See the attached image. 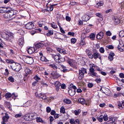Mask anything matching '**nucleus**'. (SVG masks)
<instances>
[{"instance_id": "f257e3e1", "label": "nucleus", "mask_w": 124, "mask_h": 124, "mask_svg": "<svg viewBox=\"0 0 124 124\" xmlns=\"http://www.w3.org/2000/svg\"><path fill=\"white\" fill-rule=\"evenodd\" d=\"M79 74L78 78L79 80H81L84 78L85 73H87L86 70L84 68L81 69L79 70Z\"/></svg>"}, {"instance_id": "f03ea898", "label": "nucleus", "mask_w": 124, "mask_h": 124, "mask_svg": "<svg viewBox=\"0 0 124 124\" xmlns=\"http://www.w3.org/2000/svg\"><path fill=\"white\" fill-rule=\"evenodd\" d=\"M11 67L13 70L17 72L19 71L21 69L20 65L18 63L12 64Z\"/></svg>"}, {"instance_id": "7ed1b4c3", "label": "nucleus", "mask_w": 124, "mask_h": 124, "mask_svg": "<svg viewBox=\"0 0 124 124\" xmlns=\"http://www.w3.org/2000/svg\"><path fill=\"white\" fill-rule=\"evenodd\" d=\"M4 8H6L8 10L7 11L8 12L9 14L10 17H11L12 16L16 14L17 12L16 10H11V9L9 7H4Z\"/></svg>"}, {"instance_id": "20e7f679", "label": "nucleus", "mask_w": 124, "mask_h": 124, "mask_svg": "<svg viewBox=\"0 0 124 124\" xmlns=\"http://www.w3.org/2000/svg\"><path fill=\"white\" fill-rule=\"evenodd\" d=\"M52 56L56 62L60 63L61 62L60 60L61 58L60 55L59 54L56 55L52 54Z\"/></svg>"}, {"instance_id": "39448f33", "label": "nucleus", "mask_w": 124, "mask_h": 124, "mask_svg": "<svg viewBox=\"0 0 124 124\" xmlns=\"http://www.w3.org/2000/svg\"><path fill=\"white\" fill-rule=\"evenodd\" d=\"M24 62L28 64H31L33 62V60L32 57H27L25 59Z\"/></svg>"}, {"instance_id": "423d86ee", "label": "nucleus", "mask_w": 124, "mask_h": 124, "mask_svg": "<svg viewBox=\"0 0 124 124\" xmlns=\"http://www.w3.org/2000/svg\"><path fill=\"white\" fill-rule=\"evenodd\" d=\"M119 44L118 46V50L121 52L124 51V45L123 42L122 41L119 42Z\"/></svg>"}, {"instance_id": "0eeeda50", "label": "nucleus", "mask_w": 124, "mask_h": 124, "mask_svg": "<svg viewBox=\"0 0 124 124\" xmlns=\"http://www.w3.org/2000/svg\"><path fill=\"white\" fill-rule=\"evenodd\" d=\"M93 58L96 59L97 58H98L101 61V54L97 52V51L94 52L93 53Z\"/></svg>"}, {"instance_id": "6e6552de", "label": "nucleus", "mask_w": 124, "mask_h": 124, "mask_svg": "<svg viewBox=\"0 0 124 124\" xmlns=\"http://www.w3.org/2000/svg\"><path fill=\"white\" fill-rule=\"evenodd\" d=\"M25 27L26 29H30L34 27V25L32 22H29L26 24Z\"/></svg>"}, {"instance_id": "1a4fd4ad", "label": "nucleus", "mask_w": 124, "mask_h": 124, "mask_svg": "<svg viewBox=\"0 0 124 124\" xmlns=\"http://www.w3.org/2000/svg\"><path fill=\"white\" fill-rule=\"evenodd\" d=\"M51 74L54 78H57L61 76L56 71H53L51 73Z\"/></svg>"}, {"instance_id": "9d476101", "label": "nucleus", "mask_w": 124, "mask_h": 124, "mask_svg": "<svg viewBox=\"0 0 124 124\" xmlns=\"http://www.w3.org/2000/svg\"><path fill=\"white\" fill-rule=\"evenodd\" d=\"M70 123L71 124H79V121L78 119H77L74 120V119H69Z\"/></svg>"}, {"instance_id": "9b49d317", "label": "nucleus", "mask_w": 124, "mask_h": 124, "mask_svg": "<svg viewBox=\"0 0 124 124\" xmlns=\"http://www.w3.org/2000/svg\"><path fill=\"white\" fill-rule=\"evenodd\" d=\"M95 68H97V66H95L93 64H91L90 65V68L89 70L90 72L91 73L94 72L95 71L94 69Z\"/></svg>"}, {"instance_id": "f8f14e48", "label": "nucleus", "mask_w": 124, "mask_h": 124, "mask_svg": "<svg viewBox=\"0 0 124 124\" xmlns=\"http://www.w3.org/2000/svg\"><path fill=\"white\" fill-rule=\"evenodd\" d=\"M104 34V33L103 32H101L97 34L96 38L98 39H100L103 38Z\"/></svg>"}, {"instance_id": "ddd939ff", "label": "nucleus", "mask_w": 124, "mask_h": 124, "mask_svg": "<svg viewBox=\"0 0 124 124\" xmlns=\"http://www.w3.org/2000/svg\"><path fill=\"white\" fill-rule=\"evenodd\" d=\"M30 114H27L24 117L25 119L27 121H31L32 120Z\"/></svg>"}, {"instance_id": "4468645a", "label": "nucleus", "mask_w": 124, "mask_h": 124, "mask_svg": "<svg viewBox=\"0 0 124 124\" xmlns=\"http://www.w3.org/2000/svg\"><path fill=\"white\" fill-rule=\"evenodd\" d=\"M82 20L84 21H87L90 19L89 16L87 15H84L82 17Z\"/></svg>"}, {"instance_id": "2eb2a0df", "label": "nucleus", "mask_w": 124, "mask_h": 124, "mask_svg": "<svg viewBox=\"0 0 124 124\" xmlns=\"http://www.w3.org/2000/svg\"><path fill=\"white\" fill-rule=\"evenodd\" d=\"M68 93L69 95L71 96H73L75 93L76 91L74 89H70Z\"/></svg>"}, {"instance_id": "dca6fc26", "label": "nucleus", "mask_w": 124, "mask_h": 124, "mask_svg": "<svg viewBox=\"0 0 124 124\" xmlns=\"http://www.w3.org/2000/svg\"><path fill=\"white\" fill-rule=\"evenodd\" d=\"M114 55V53L113 52L110 53L108 57V60L110 61L113 60V56Z\"/></svg>"}, {"instance_id": "f3484780", "label": "nucleus", "mask_w": 124, "mask_h": 124, "mask_svg": "<svg viewBox=\"0 0 124 124\" xmlns=\"http://www.w3.org/2000/svg\"><path fill=\"white\" fill-rule=\"evenodd\" d=\"M42 98V99L45 100V102H47L51 100L49 97H46V96L45 94L43 95V96Z\"/></svg>"}, {"instance_id": "a211bd4d", "label": "nucleus", "mask_w": 124, "mask_h": 124, "mask_svg": "<svg viewBox=\"0 0 124 124\" xmlns=\"http://www.w3.org/2000/svg\"><path fill=\"white\" fill-rule=\"evenodd\" d=\"M9 117L8 114L7 113H5V115L3 117V121L5 122H7Z\"/></svg>"}, {"instance_id": "6ab92c4d", "label": "nucleus", "mask_w": 124, "mask_h": 124, "mask_svg": "<svg viewBox=\"0 0 124 124\" xmlns=\"http://www.w3.org/2000/svg\"><path fill=\"white\" fill-rule=\"evenodd\" d=\"M35 51V49L33 48H30L28 49V52L30 54H32Z\"/></svg>"}, {"instance_id": "aec40b11", "label": "nucleus", "mask_w": 124, "mask_h": 124, "mask_svg": "<svg viewBox=\"0 0 124 124\" xmlns=\"http://www.w3.org/2000/svg\"><path fill=\"white\" fill-rule=\"evenodd\" d=\"M18 43L20 46H22L24 44V40L22 38H20L19 39Z\"/></svg>"}, {"instance_id": "412c9836", "label": "nucleus", "mask_w": 124, "mask_h": 124, "mask_svg": "<svg viewBox=\"0 0 124 124\" xmlns=\"http://www.w3.org/2000/svg\"><path fill=\"white\" fill-rule=\"evenodd\" d=\"M1 36L4 39H9V35L5 32L2 34Z\"/></svg>"}, {"instance_id": "4be33fe9", "label": "nucleus", "mask_w": 124, "mask_h": 124, "mask_svg": "<svg viewBox=\"0 0 124 124\" xmlns=\"http://www.w3.org/2000/svg\"><path fill=\"white\" fill-rule=\"evenodd\" d=\"M44 44L42 43H37L35 45L36 47L37 48H39L43 46Z\"/></svg>"}, {"instance_id": "5701e85b", "label": "nucleus", "mask_w": 124, "mask_h": 124, "mask_svg": "<svg viewBox=\"0 0 124 124\" xmlns=\"http://www.w3.org/2000/svg\"><path fill=\"white\" fill-rule=\"evenodd\" d=\"M30 114L31 116V118L32 120H34L36 118H37V115L35 113H30Z\"/></svg>"}, {"instance_id": "b1692460", "label": "nucleus", "mask_w": 124, "mask_h": 124, "mask_svg": "<svg viewBox=\"0 0 124 124\" xmlns=\"http://www.w3.org/2000/svg\"><path fill=\"white\" fill-rule=\"evenodd\" d=\"M33 78L34 80H36V82H38L39 80L41 79L40 76L38 74L36 75Z\"/></svg>"}, {"instance_id": "393cba45", "label": "nucleus", "mask_w": 124, "mask_h": 124, "mask_svg": "<svg viewBox=\"0 0 124 124\" xmlns=\"http://www.w3.org/2000/svg\"><path fill=\"white\" fill-rule=\"evenodd\" d=\"M78 101L79 103L82 104H84L85 102V100L83 98H79L78 99Z\"/></svg>"}, {"instance_id": "a878e982", "label": "nucleus", "mask_w": 124, "mask_h": 124, "mask_svg": "<svg viewBox=\"0 0 124 124\" xmlns=\"http://www.w3.org/2000/svg\"><path fill=\"white\" fill-rule=\"evenodd\" d=\"M116 118L115 117H111L109 118L108 122L112 123L114 122L116 120Z\"/></svg>"}, {"instance_id": "bb28decb", "label": "nucleus", "mask_w": 124, "mask_h": 124, "mask_svg": "<svg viewBox=\"0 0 124 124\" xmlns=\"http://www.w3.org/2000/svg\"><path fill=\"white\" fill-rule=\"evenodd\" d=\"M9 39H8L10 40L11 42L12 41V40L14 39V34L12 33L9 34Z\"/></svg>"}, {"instance_id": "cd10ccee", "label": "nucleus", "mask_w": 124, "mask_h": 124, "mask_svg": "<svg viewBox=\"0 0 124 124\" xmlns=\"http://www.w3.org/2000/svg\"><path fill=\"white\" fill-rule=\"evenodd\" d=\"M6 12L3 15V17L4 18H10L9 14L8 12L7 11H6Z\"/></svg>"}, {"instance_id": "c85d7f7f", "label": "nucleus", "mask_w": 124, "mask_h": 124, "mask_svg": "<svg viewBox=\"0 0 124 124\" xmlns=\"http://www.w3.org/2000/svg\"><path fill=\"white\" fill-rule=\"evenodd\" d=\"M122 101L121 102L120 101H118V108L121 110H122L123 108L122 106Z\"/></svg>"}, {"instance_id": "c756f323", "label": "nucleus", "mask_w": 124, "mask_h": 124, "mask_svg": "<svg viewBox=\"0 0 124 124\" xmlns=\"http://www.w3.org/2000/svg\"><path fill=\"white\" fill-rule=\"evenodd\" d=\"M97 119H98L99 122H102L103 120V115H101L99 117H97Z\"/></svg>"}, {"instance_id": "7c9ffc66", "label": "nucleus", "mask_w": 124, "mask_h": 124, "mask_svg": "<svg viewBox=\"0 0 124 124\" xmlns=\"http://www.w3.org/2000/svg\"><path fill=\"white\" fill-rule=\"evenodd\" d=\"M53 31L52 30H50L48 32V33L46 34V35L47 36H49L50 35H53Z\"/></svg>"}, {"instance_id": "2f4dec72", "label": "nucleus", "mask_w": 124, "mask_h": 124, "mask_svg": "<svg viewBox=\"0 0 124 124\" xmlns=\"http://www.w3.org/2000/svg\"><path fill=\"white\" fill-rule=\"evenodd\" d=\"M81 111V110L80 109H78L77 110H75L74 112L75 115H79Z\"/></svg>"}, {"instance_id": "473e14b6", "label": "nucleus", "mask_w": 124, "mask_h": 124, "mask_svg": "<svg viewBox=\"0 0 124 124\" xmlns=\"http://www.w3.org/2000/svg\"><path fill=\"white\" fill-rule=\"evenodd\" d=\"M46 49L47 50V52L49 53H52L54 51L53 50L49 47H47L46 48Z\"/></svg>"}, {"instance_id": "72a5a7b5", "label": "nucleus", "mask_w": 124, "mask_h": 124, "mask_svg": "<svg viewBox=\"0 0 124 124\" xmlns=\"http://www.w3.org/2000/svg\"><path fill=\"white\" fill-rule=\"evenodd\" d=\"M50 67L52 68L54 70H56L57 69V66H56L55 64H51L49 65Z\"/></svg>"}, {"instance_id": "f704fd0d", "label": "nucleus", "mask_w": 124, "mask_h": 124, "mask_svg": "<svg viewBox=\"0 0 124 124\" xmlns=\"http://www.w3.org/2000/svg\"><path fill=\"white\" fill-rule=\"evenodd\" d=\"M56 5L53 4L50 6V7H48L47 8V9L48 10L52 11L53 10V6H55Z\"/></svg>"}, {"instance_id": "c9c22d12", "label": "nucleus", "mask_w": 124, "mask_h": 124, "mask_svg": "<svg viewBox=\"0 0 124 124\" xmlns=\"http://www.w3.org/2000/svg\"><path fill=\"white\" fill-rule=\"evenodd\" d=\"M25 72L27 74H30L31 73V70L28 68H26L25 70Z\"/></svg>"}, {"instance_id": "e433bc0d", "label": "nucleus", "mask_w": 124, "mask_h": 124, "mask_svg": "<svg viewBox=\"0 0 124 124\" xmlns=\"http://www.w3.org/2000/svg\"><path fill=\"white\" fill-rule=\"evenodd\" d=\"M119 35L121 37H123L124 36V31H121L119 33Z\"/></svg>"}, {"instance_id": "4c0bfd02", "label": "nucleus", "mask_w": 124, "mask_h": 124, "mask_svg": "<svg viewBox=\"0 0 124 124\" xmlns=\"http://www.w3.org/2000/svg\"><path fill=\"white\" fill-rule=\"evenodd\" d=\"M103 118L104 121H107L108 119V116L106 114H105L104 116H103Z\"/></svg>"}, {"instance_id": "58836bf2", "label": "nucleus", "mask_w": 124, "mask_h": 124, "mask_svg": "<svg viewBox=\"0 0 124 124\" xmlns=\"http://www.w3.org/2000/svg\"><path fill=\"white\" fill-rule=\"evenodd\" d=\"M114 20V22L117 23H119L120 22V19L117 17H115Z\"/></svg>"}, {"instance_id": "ea45409f", "label": "nucleus", "mask_w": 124, "mask_h": 124, "mask_svg": "<svg viewBox=\"0 0 124 124\" xmlns=\"http://www.w3.org/2000/svg\"><path fill=\"white\" fill-rule=\"evenodd\" d=\"M11 94L9 93H7L5 95V97L6 98H9L11 96Z\"/></svg>"}, {"instance_id": "a19ab883", "label": "nucleus", "mask_w": 124, "mask_h": 124, "mask_svg": "<svg viewBox=\"0 0 124 124\" xmlns=\"http://www.w3.org/2000/svg\"><path fill=\"white\" fill-rule=\"evenodd\" d=\"M55 85L56 86L58 87L60 86L61 84L59 82L56 81L55 83Z\"/></svg>"}, {"instance_id": "79ce46f5", "label": "nucleus", "mask_w": 124, "mask_h": 124, "mask_svg": "<svg viewBox=\"0 0 124 124\" xmlns=\"http://www.w3.org/2000/svg\"><path fill=\"white\" fill-rule=\"evenodd\" d=\"M6 61L7 63H12L14 62V61L13 60L10 59H6Z\"/></svg>"}, {"instance_id": "37998d69", "label": "nucleus", "mask_w": 124, "mask_h": 124, "mask_svg": "<svg viewBox=\"0 0 124 124\" xmlns=\"http://www.w3.org/2000/svg\"><path fill=\"white\" fill-rule=\"evenodd\" d=\"M22 116L23 114L21 113H20L16 114L15 115V117L16 118H18Z\"/></svg>"}, {"instance_id": "c03bdc74", "label": "nucleus", "mask_w": 124, "mask_h": 124, "mask_svg": "<svg viewBox=\"0 0 124 124\" xmlns=\"http://www.w3.org/2000/svg\"><path fill=\"white\" fill-rule=\"evenodd\" d=\"M90 37L92 40H94L95 37L94 34V33H92L90 35Z\"/></svg>"}, {"instance_id": "a18cd8bd", "label": "nucleus", "mask_w": 124, "mask_h": 124, "mask_svg": "<svg viewBox=\"0 0 124 124\" xmlns=\"http://www.w3.org/2000/svg\"><path fill=\"white\" fill-rule=\"evenodd\" d=\"M42 94V93H40L38 94L37 92H36L35 93V95L37 97H38L39 98H40V97H41V96Z\"/></svg>"}, {"instance_id": "49530a36", "label": "nucleus", "mask_w": 124, "mask_h": 124, "mask_svg": "<svg viewBox=\"0 0 124 124\" xmlns=\"http://www.w3.org/2000/svg\"><path fill=\"white\" fill-rule=\"evenodd\" d=\"M64 101L65 103L68 104L70 103L71 102L70 101L67 99H65L64 100Z\"/></svg>"}, {"instance_id": "de8ad7c7", "label": "nucleus", "mask_w": 124, "mask_h": 124, "mask_svg": "<svg viewBox=\"0 0 124 124\" xmlns=\"http://www.w3.org/2000/svg\"><path fill=\"white\" fill-rule=\"evenodd\" d=\"M37 121L38 122H40L43 123V121L42 119L40 117H37L36 118Z\"/></svg>"}, {"instance_id": "09e8293b", "label": "nucleus", "mask_w": 124, "mask_h": 124, "mask_svg": "<svg viewBox=\"0 0 124 124\" xmlns=\"http://www.w3.org/2000/svg\"><path fill=\"white\" fill-rule=\"evenodd\" d=\"M71 43L74 44L76 41V39L75 38H73L71 40Z\"/></svg>"}, {"instance_id": "8fccbe9b", "label": "nucleus", "mask_w": 124, "mask_h": 124, "mask_svg": "<svg viewBox=\"0 0 124 124\" xmlns=\"http://www.w3.org/2000/svg\"><path fill=\"white\" fill-rule=\"evenodd\" d=\"M65 109L63 106H62L60 109V112L64 113H65Z\"/></svg>"}, {"instance_id": "3c124183", "label": "nucleus", "mask_w": 124, "mask_h": 124, "mask_svg": "<svg viewBox=\"0 0 124 124\" xmlns=\"http://www.w3.org/2000/svg\"><path fill=\"white\" fill-rule=\"evenodd\" d=\"M97 74L94 72L92 73H91L90 74V76L93 77L94 76H97Z\"/></svg>"}, {"instance_id": "603ef678", "label": "nucleus", "mask_w": 124, "mask_h": 124, "mask_svg": "<svg viewBox=\"0 0 124 124\" xmlns=\"http://www.w3.org/2000/svg\"><path fill=\"white\" fill-rule=\"evenodd\" d=\"M103 4V3L102 1H101L100 2L97 3V5L98 6H102Z\"/></svg>"}, {"instance_id": "864d4df0", "label": "nucleus", "mask_w": 124, "mask_h": 124, "mask_svg": "<svg viewBox=\"0 0 124 124\" xmlns=\"http://www.w3.org/2000/svg\"><path fill=\"white\" fill-rule=\"evenodd\" d=\"M100 52L101 53H103L104 52V50L102 47H101L99 49Z\"/></svg>"}, {"instance_id": "5fc2aeb1", "label": "nucleus", "mask_w": 124, "mask_h": 124, "mask_svg": "<svg viewBox=\"0 0 124 124\" xmlns=\"http://www.w3.org/2000/svg\"><path fill=\"white\" fill-rule=\"evenodd\" d=\"M86 52L87 55H89L92 54L91 52L88 49L86 50Z\"/></svg>"}, {"instance_id": "6e6d98bb", "label": "nucleus", "mask_w": 124, "mask_h": 124, "mask_svg": "<svg viewBox=\"0 0 124 124\" xmlns=\"http://www.w3.org/2000/svg\"><path fill=\"white\" fill-rule=\"evenodd\" d=\"M51 110V109L50 107H48L46 108V111L47 113H49L50 112Z\"/></svg>"}, {"instance_id": "4d7b16f0", "label": "nucleus", "mask_w": 124, "mask_h": 124, "mask_svg": "<svg viewBox=\"0 0 124 124\" xmlns=\"http://www.w3.org/2000/svg\"><path fill=\"white\" fill-rule=\"evenodd\" d=\"M8 80L10 81L13 82L14 81V78L12 77H10L8 78Z\"/></svg>"}, {"instance_id": "13d9d810", "label": "nucleus", "mask_w": 124, "mask_h": 124, "mask_svg": "<svg viewBox=\"0 0 124 124\" xmlns=\"http://www.w3.org/2000/svg\"><path fill=\"white\" fill-rule=\"evenodd\" d=\"M93 86V85L92 83H90L88 84V87L90 88L92 87Z\"/></svg>"}, {"instance_id": "bf43d9fd", "label": "nucleus", "mask_w": 124, "mask_h": 124, "mask_svg": "<svg viewBox=\"0 0 124 124\" xmlns=\"http://www.w3.org/2000/svg\"><path fill=\"white\" fill-rule=\"evenodd\" d=\"M96 15L97 16L101 18H102L103 17L102 15L100 13H97Z\"/></svg>"}, {"instance_id": "052dcab7", "label": "nucleus", "mask_w": 124, "mask_h": 124, "mask_svg": "<svg viewBox=\"0 0 124 124\" xmlns=\"http://www.w3.org/2000/svg\"><path fill=\"white\" fill-rule=\"evenodd\" d=\"M5 72L4 73V75L6 76H7L8 75L9 73L8 70L7 69H6L5 70Z\"/></svg>"}, {"instance_id": "680f3d73", "label": "nucleus", "mask_w": 124, "mask_h": 124, "mask_svg": "<svg viewBox=\"0 0 124 124\" xmlns=\"http://www.w3.org/2000/svg\"><path fill=\"white\" fill-rule=\"evenodd\" d=\"M52 27L54 29H56L57 28V26L55 24H51Z\"/></svg>"}, {"instance_id": "e2e57ef3", "label": "nucleus", "mask_w": 124, "mask_h": 124, "mask_svg": "<svg viewBox=\"0 0 124 124\" xmlns=\"http://www.w3.org/2000/svg\"><path fill=\"white\" fill-rule=\"evenodd\" d=\"M106 34L107 35L110 36L111 35V33L110 31H108L106 32Z\"/></svg>"}, {"instance_id": "0e129e2a", "label": "nucleus", "mask_w": 124, "mask_h": 124, "mask_svg": "<svg viewBox=\"0 0 124 124\" xmlns=\"http://www.w3.org/2000/svg\"><path fill=\"white\" fill-rule=\"evenodd\" d=\"M59 27L60 28V30L61 32L63 33H65V32L62 29V28L60 26H59Z\"/></svg>"}, {"instance_id": "69168bd1", "label": "nucleus", "mask_w": 124, "mask_h": 124, "mask_svg": "<svg viewBox=\"0 0 124 124\" xmlns=\"http://www.w3.org/2000/svg\"><path fill=\"white\" fill-rule=\"evenodd\" d=\"M28 105V106H29L31 105V101H27L26 103Z\"/></svg>"}, {"instance_id": "338daca9", "label": "nucleus", "mask_w": 124, "mask_h": 124, "mask_svg": "<svg viewBox=\"0 0 124 124\" xmlns=\"http://www.w3.org/2000/svg\"><path fill=\"white\" fill-rule=\"evenodd\" d=\"M40 60L42 61H45V59L44 56H42L40 57Z\"/></svg>"}, {"instance_id": "774afa93", "label": "nucleus", "mask_w": 124, "mask_h": 124, "mask_svg": "<svg viewBox=\"0 0 124 124\" xmlns=\"http://www.w3.org/2000/svg\"><path fill=\"white\" fill-rule=\"evenodd\" d=\"M120 77L121 78H124V74L123 73H120L119 75Z\"/></svg>"}]
</instances>
